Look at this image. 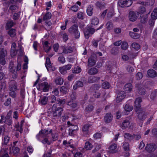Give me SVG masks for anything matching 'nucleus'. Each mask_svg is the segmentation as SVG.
<instances>
[{
    "instance_id": "1",
    "label": "nucleus",
    "mask_w": 157,
    "mask_h": 157,
    "mask_svg": "<svg viewBox=\"0 0 157 157\" xmlns=\"http://www.w3.org/2000/svg\"><path fill=\"white\" fill-rule=\"evenodd\" d=\"M21 68V64L20 63L17 62L16 66L14 65V62L11 61L9 65V71L13 75V77L14 79L16 78L17 77L19 71Z\"/></svg>"
},
{
    "instance_id": "2",
    "label": "nucleus",
    "mask_w": 157,
    "mask_h": 157,
    "mask_svg": "<svg viewBox=\"0 0 157 157\" xmlns=\"http://www.w3.org/2000/svg\"><path fill=\"white\" fill-rule=\"evenodd\" d=\"M16 44L15 43H13L11 45L10 51L11 55L12 57L15 56L17 54L19 56H22L23 54V47L21 44H18L17 50H16Z\"/></svg>"
},
{
    "instance_id": "3",
    "label": "nucleus",
    "mask_w": 157,
    "mask_h": 157,
    "mask_svg": "<svg viewBox=\"0 0 157 157\" xmlns=\"http://www.w3.org/2000/svg\"><path fill=\"white\" fill-rule=\"evenodd\" d=\"M57 104H54L52 107L53 116L58 118L62 115L63 109L61 107H57Z\"/></svg>"
},
{
    "instance_id": "4",
    "label": "nucleus",
    "mask_w": 157,
    "mask_h": 157,
    "mask_svg": "<svg viewBox=\"0 0 157 157\" xmlns=\"http://www.w3.org/2000/svg\"><path fill=\"white\" fill-rule=\"evenodd\" d=\"M70 33L73 34L76 39L79 37L80 34L78 30V26L76 24H74L72 26L68 29Z\"/></svg>"
},
{
    "instance_id": "5",
    "label": "nucleus",
    "mask_w": 157,
    "mask_h": 157,
    "mask_svg": "<svg viewBox=\"0 0 157 157\" xmlns=\"http://www.w3.org/2000/svg\"><path fill=\"white\" fill-rule=\"evenodd\" d=\"M132 3L131 0H119L117 4L119 6L124 8L129 7Z\"/></svg>"
},
{
    "instance_id": "6",
    "label": "nucleus",
    "mask_w": 157,
    "mask_h": 157,
    "mask_svg": "<svg viewBox=\"0 0 157 157\" xmlns=\"http://www.w3.org/2000/svg\"><path fill=\"white\" fill-rule=\"evenodd\" d=\"M137 117L140 120H144L146 118L149 113L143 111H138L137 113Z\"/></svg>"
},
{
    "instance_id": "7",
    "label": "nucleus",
    "mask_w": 157,
    "mask_h": 157,
    "mask_svg": "<svg viewBox=\"0 0 157 157\" xmlns=\"http://www.w3.org/2000/svg\"><path fill=\"white\" fill-rule=\"evenodd\" d=\"M72 67V65L68 64L59 68L60 72L63 75H64L67 72V71L70 70Z\"/></svg>"
},
{
    "instance_id": "8",
    "label": "nucleus",
    "mask_w": 157,
    "mask_h": 157,
    "mask_svg": "<svg viewBox=\"0 0 157 157\" xmlns=\"http://www.w3.org/2000/svg\"><path fill=\"white\" fill-rule=\"evenodd\" d=\"M157 148L156 145L153 144H147L145 147V150L148 152H153Z\"/></svg>"
},
{
    "instance_id": "9",
    "label": "nucleus",
    "mask_w": 157,
    "mask_h": 157,
    "mask_svg": "<svg viewBox=\"0 0 157 157\" xmlns=\"http://www.w3.org/2000/svg\"><path fill=\"white\" fill-rule=\"evenodd\" d=\"M70 88V83L68 82H64V85L60 88V92L63 94H66Z\"/></svg>"
},
{
    "instance_id": "10",
    "label": "nucleus",
    "mask_w": 157,
    "mask_h": 157,
    "mask_svg": "<svg viewBox=\"0 0 157 157\" xmlns=\"http://www.w3.org/2000/svg\"><path fill=\"white\" fill-rule=\"evenodd\" d=\"M39 87L38 89H42L44 92H46L49 90V86L47 82H44L39 84Z\"/></svg>"
},
{
    "instance_id": "11",
    "label": "nucleus",
    "mask_w": 157,
    "mask_h": 157,
    "mask_svg": "<svg viewBox=\"0 0 157 157\" xmlns=\"http://www.w3.org/2000/svg\"><path fill=\"white\" fill-rule=\"evenodd\" d=\"M125 96V93L123 91H121L118 94L116 98V102L119 103L124 98Z\"/></svg>"
},
{
    "instance_id": "12",
    "label": "nucleus",
    "mask_w": 157,
    "mask_h": 157,
    "mask_svg": "<svg viewBox=\"0 0 157 157\" xmlns=\"http://www.w3.org/2000/svg\"><path fill=\"white\" fill-rule=\"evenodd\" d=\"M138 13H136L133 11H131L129 12V20L132 22L134 21L137 19Z\"/></svg>"
},
{
    "instance_id": "13",
    "label": "nucleus",
    "mask_w": 157,
    "mask_h": 157,
    "mask_svg": "<svg viewBox=\"0 0 157 157\" xmlns=\"http://www.w3.org/2000/svg\"><path fill=\"white\" fill-rule=\"evenodd\" d=\"M113 118V116L110 113H107L105 115L104 120L107 123H109L111 121Z\"/></svg>"
},
{
    "instance_id": "14",
    "label": "nucleus",
    "mask_w": 157,
    "mask_h": 157,
    "mask_svg": "<svg viewBox=\"0 0 157 157\" xmlns=\"http://www.w3.org/2000/svg\"><path fill=\"white\" fill-rule=\"evenodd\" d=\"M117 144L115 143L111 144L109 147V149L111 153H116L117 151Z\"/></svg>"
},
{
    "instance_id": "15",
    "label": "nucleus",
    "mask_w": 157,
    "mask_h": 157,
    "mask_svg": "<svg viewBox=\"0 0 157 157\" xmlns=\"http://www.w3.org/2000/svg\"><path fill=\"white\" fill-rule=\"evenodd\" d=\"M100 79V78L95 76H91L89 77L88 82L92 83L97 82Z\"/></svg>"
},
{
    "instance_id": "16",
    "label": "nucleus",
    "mask_w": 157,
    "mask_h": 157,
    "mask_svg": "<svg viewBox=\"0 0 157 157\" xmlns=\"http://www.w3.org/2000/svg\"><path fill=\"white\" fill-rule=\"evenodd\" d=\"M90 125L89 124H86L82 127V131L84 134L87 135L89 132V129L90 126Z\"/></svg>"
},
{
    "instance_id": "17",
    "label": "nucleus",
    "mask_w": 157,
    "mask_h": 157,
    "mask_svg": "<svg viewBox=\"0 0 157 157\" xmlns=\"http://www.w3.org/2000/svg\"><path fill=\"white\" fill-rule=\"evenodd\" d=\"M147 75L148 76L151 78H154L157 76L156 72L152 69H150L147 71Z\"/></svg>"
},
{
    "instance_id": "18",
    "label": "nucleus",
    "mask_w": 157,
    "mask_h": 157,
    "mask_svg": "<svg viewBox=\"0 0 157 157\" xmlns=\"http://www.w3.org/2000/svg\"><path fill=\"white\" fill-rule=\"evenodd\" d=\"M48 98L46 96L41 97L39 100L40 104L41 105H46L48 102Z\"/></svg>"
},
{
    "instance_id": "19",
    "label": "nucleus",
    "mask_w": 157,
    "mask_h": 157,
    "mask_svg": "<svg viewBox=\"0 0 157 157\" xmlns=\"http://www.w3.org/2000/svg\"><path fill=\"white\" fill-rule=\"evenodd\" d=\"M41 131L44 138L47 137L49 136V135H51L52 131V129H50L49 131L46 129L42 130Z\"/></svg>"
},
{
    "instance_id": "20",
    "label": "nucleus",
    "mask_w": 157,
    "mask_h": 157,
    "mask_svg": "<svg viewBox=\"0 0 157 157\" xmlns=\"http://www.w3.org/2000/svg\"><path fill=\"white\" fill-rule=\"evenodd\" d=\"M98 72V70L97 68L93 67L90 68L88 71V73L90 75L96 74Z\"/></svg>"
},
{
    "instance_id": "21",
    "label": "nucleus",
    "mask_w": 157,
    "mask_h": 157,
    "mask_svg": "<svg viewBox=\"0 0 157 157\" xmlns=\"http://www.w3.org/2000/svg\"><path fill=\"white\" fill-rule=\"evenodd\" d=\"M49 43L47 41L44 42L43 44L44 49L46 52H48L51 49V46L48 47Z\"/></svg>"
},
{
    "instance_id": "22",
    "label": "nucleus",
    "mask_w": 157,
    "mask_h": 157,
    "mask_svg": "<svg viewBox=\"0 0 157 157\" xmlns=\"http://www.w3.org/2000/svg\"><path fill=\"white\" fill-rule=\"evenodd\" d=\"M73 51V49L71 47H63L62 53L67 54L68 53H71Z\"/></svg>"
},
{
    "instance_id": "23",
    "label": "nucleus",
    "mask_w": 157,
    "mask_h": 157,
    "mask_svg": "<svg viewBox=\"0 0 157 157\" xmlns=\"http://www.w3.org/2000/svg\"><path fill=\"white\" fill-rule=\"evenodd\" d=\"M83 86V82L79 81H76L73 86V88L74 90H76L78 88L82 87Z\"/></svg>"
},
{
    "instance_id": "24",
    "label": "nucleus",
    "mask_w": 157,
    "mask_h": 157,
    "mask_svg": "<svg viewBox=\"0 0 157 157\" xmlns=\"http://www.w3.org/2000/svg\"><path fill=\"white\" fill-rule=\"evenodd\" d=\"M132 84L129 83L126 84L124 87V90L127 92H130L132 90Z\"/></svg>"
},
{
    "instance_id": "25",
    "label": "nucleus",
    "mask_w": 157,
    "mask_h": 157,
    "mask_svg": "<svg viewBox=\"0 0 157 157\" xmlns=\"http://www.w3.org/2000/svg\"><path fill=\"white\" fill-rule=\"evenodd\" d=\"M142 101L141 98H136L135 101V106L136 108H139L141 106L140 103Z\"/></svg>"
},
{
    "instance_id": "26",
    "label": "nucleus",
    "mask_w": 157,
    "mask_h": 157,
    "mask_svg": "<svg viewBox=\"0 0 157 157\" xmlns=\"http://www.w3.org/2000/svg\"><path fill=\"white\" fill-rule=\"evenodd\" d=\"M94 109V107L91 105H88L86 106L85 108V113H89L92 112Z\"/></svg>"
},
{
    "instance_id": "27",
    "label": "nucleus",
    "mask_w": 157,
    "mask_h": 157,
    "mask_svg": "<svg viewBox=\"0 0 157 157\" xmlns=\"http://www.w3.org/2000/svg\"><path fill=\"white\" fill-rule=\"evenodd\" d=\"M93 8V6L90 5L88 6L86 10V12L89 16H91L92 15Z\"/></svg>"
},
{
    "instance_id": "28",
    "label": "nucleus",
    "mask_w": 157,
    "mask_h": 157,
    "mask_svg": "<svg viewBox=\"0 0 157 157\" xmlns=\"http://www.w3.org/2000/svg\"><path fill=\"white\" fill-rule=\"evenodd\" d=\"M7 54V51L4 48H0V57H5Z\"/></svg>"
},
{
    "instance_id": "29",
    "label": "nucleus",
    "mask_w": 157,
    "mask_h": 157,
    "mask_svg": "<svg viewBox=\"0 0 157 157\" xmlns=\"http://www.w3.org/2000/svg\"><path fill=\"white\" fill-rule=\"evenodd\" d=\"M129 124V121L127 119H125L122 123L121 128L123 129H125L128 127Z\"/></svg>"
},
{
    "instance_id": "30",
    "label": "nucleus",
    "mask_w": 157,
    "mask_h": 157,
    "mask_svg": "<svg viewBox=\"0 0 157 157\" xmlns=\"http://www.w3.org/2000/svg\"><path fill=\"white\" fill-rule=\"evenodd\" d=\"M151 18L152 20H155L157 18V7L155 8L151 13Z\"/></svg>"
},
{
    "instance_id": "31",
    "label": "nucleus",
    "mask_w": 157,
    "mask_h": 157,
    "mask_svg": "<svg viewBox=\"0 0 157 157\" xmlns=\"http://www.w3.org/2000/svg\"><path fill=\"white\" fill-rule=\"evenodd\" d=\"M22 126L20 124V123L19 122H18L15 125L16 131H19L21 133H22L23 130Z\"/></svg>"
},
{
    "instance_id": "32",
    "label": "nucleus",
    "mask_w": 157,
    "mask_h": 157,
    "mask_svg": "<svg viewBox=\"0 0 157 157\" xmlns=\"http://www.w3.org/2000/svg\"><path fill=\"white\" fill-rule=\"evenodd\" d=\"M55 82L56 84L61 85L63 82V80L60 77H58L55 79Z\"/></svg>"
},
{
    "instance_id": "33",
    "label": "nucleus",
    "mask_w": 157,
    "mask_h": 157,
    "mask_svg": "<svg viewBox=\"0 0 157 157\" xmlns=\"http://www.w3.org/2000/svg\"><path fill=\"white\" fill-rule=\"evenodd\" d=\"M124 137L125 139H128L129 140L134 139V136L128 133H125L124 134Z\"/></svg>"
},
{
    "instance_id": "34",
    "label": "nucleus",
    "mask_w": 157,
    "mask_h": 157,
    "mask_svg": "<svg viewBox=\"0 0 157 157\" xmlns=\"http://www.w3.org/2000/svg\"><path fill=\"white\" fill-rule=\"evenodd\" d=\"M95 60L92 57L89 58L88 60V65L91 67L94 66L95 64Z\"/></svg>"
},
{
    "instance_id": "35",
    "label": "nucleus",
    "mask_w": 157,
    "mask_h": 157,
    "mask_svg": "<svg viewBox=\"0 0 157 157\" xmlns=\"http://www.w3.org/2000/svg\"><path fill=\"white\" fill-rule=\"evenodd\" d=\"M17 84L16 83L10 85L9 87L10 91H15L17 89Z\"/></svg>"
},
{
    "instance_id": "36",
    "label": "nucleus",
    "mask_w": 157,
    "mask_h": 157,
    "mask_svg": "<svg viewBox=\"0 0 157 157\" xmlns=\"http://www.w3.org/2000/svg\"><path fill=\"white\" fill-rule=\"evenodd\" d=\"M8 33L11 37H14L16 35V30L15 29H12L8 31Z\"/></svg>"
},
{
    "instance_id": "37",
    "label": "nucleus",
    "mask_w": 157,
    "mask_h": 157,
    "mask_svg": "<svg viewBox=\"0 0 157 157\" xmlns=\"http://www.w3.org/2000/svg\"><path fill=\"white\" fill-rule=\"evenodd\" d=\"M129 35L132 38L134 39H138L140 37L139 35L138 34L133 32H129Z\"/></svg>"
},
{
    "instance_id": "38",
    "label": "nucleus",
    "mask_w": 157,
    "mask_h": 157,
    "mask_svg": "<svg viewBox=\"0 0 157 157\" xmlns=\"http://www.w3.org/2000/svg\"><path fill=\"white\" fill-rule=\"evenodd\" d=\"M95 5L97 7L100 9H104L105 7V4L99 2H97Z\"/></svg>"
},
{
    "instance_id": "39",
    "label": "nucleus",
    "mask_w": 157,
    "mask_h": 157,
    "mask_svg": "<svg viewBox=\"0 0 157 157\" xmlns=\"http://www.w3.org/2000/svg\"><path fill=\"white\" fill-rule=\"evenodd\" d=\"M82 71V69L80 67L78 66L75 67L73 70H72V72L75 74H78L80 73Z\"/></svg>"
},
{
    "instance_id": "40",
    "label": "nucleus",
    "mask_w": 157,
    "mask_h": 157,
    "mask_svg": "<svg viewBox=\"0 0 157 157\" xmlns=\"http://www.w3.org/2000/svg\"><path fill=\"white\" fill-rule=\"evenodd\" d=\"M46 63H45V66L48 71V67H50L52 66V64L51 63L50 58L47 57L46 59Z\"/></svg>"
},
{
    "instance_id": "41",
    "label": "nucleus",
    "mask_w": 157,
    "mask_h": 157,
    "mask_svg": "<svg viewBox=\"0 0 157 157\" xmlns=\"http://www.w3.org/2000/svg\"><path fill=\"white\" fill-rule=\"evenodd\" d=\"M124 108L125 111L130 112L132 110L133 107L128 104H126L124 106Z\"/></svg>"
},
{
    "instance_id": "42",
    "label": "nucleus",
    "mask_w": 157,
    "mask_h": 157,
    "mask_svg": "<svg viewBox=\"0 0 157 157\" xmlns=\"http://www.w3.org/2000/svg\"><path fill=\"white\" fill-rule=\"evenodd\" d=\"M84 33L85 37L86 39H88L89 38L90 36H91V34L88 29H84Z\"/></svg>"
},
{
    "instance_id": "43",
    "label": "nucleus",
    "mask_w": 157,
    "mask_h": 157,
    "mask_svg": "<svg viewBox=\"0 0 157 157\" xmlns=\"http://www.w3.org/2000/svg\"><path fill=\"white\" fill-rule=\"evenodd\" d=\"M67 104L72 108H76L77 105L76 103L72 102L71 101L67 102Z\"/></svg>"
},
{
    "instance_id": "44",
    "label": "nucleus",
    "mask_w": 157,
    "mask_h": 157,
    "mask_svg": "<svg viewBox=\"0 0 157 157\" xmlns=\"http://www.w3.org/2000/svg\"><path fill=\"white\" fill-rule=\"evenodd\" d=\"M51 13L48 12L44 16L43 19V20L45 21L46 20L50 19L51 18Z\"/></svg>"
},
{
    "instance_id": "45",
    "label": "nucleus",
    "mask_w": 157,
    "mask_h": 157,
    "mask_svg": "<svg viewBox=\"0 0 157 157\" xmlns=\"http://www.w3.org/2000/svg\"><path fill=\"white\" fill-rule=\"evenodd\" d=\"M99 22V20L98 19L97 17H94L92 19L91 23L94 25H97L98 24Z\"/></svg>"
},
{
    "instance_id": "46",
    "label": "nucleus",
    "mask_w": 157,
    "mask_h": 157,
    "mask_svg": "<svg viewBox=\"0 0 157 157\" xmlns=\"http://www.w3.org/2000/svg\"><path fill=\"white\" fill-rule=\"evenodd\" d=\"M106 28L108 30H109L112 29L113 27V25L112 23L110 22H108L106 25Z\"/></svg>"
},
{
    "instance_id": "47",
    "label": "nucleus",
    "mask_w": 157,
    "mask_h": 157,
    "mask_svg": "<svg viewBox=\"0 0 157 157\" xmlns=\"http://www.w3.org/2000/svg\"><path fill=\"white\" fill-rule=\"evenodd\" d=\"M85 147L87 150H89L93 147V145L90 142H87L85 143Z\"/></svg>"
},
{
    "instance_id": "48",
    "label": "nucleus",
    "mask_w": 157,
    "mask_h": 157,
    "mask_svg": "<svg viewBox=\"0 0 157 157\" xmlns=\"http://www.w3.org/2000/svg\"><path fill=\"white\" fill-rule=\"evenodd\" d=\"M36 137L37 140L39 141L41 140L42 138H44L41 130L39 132V134L36 135Z\"/></svg>"
},
{
    "instance_id": "49",
    "label": "nucleus",
    "mask_w": 157,
    "mask_h": 157,
    "mask_svg": "<svg viewBox=\"0 0 157 157\" xmlns=\"http://www.w3.org/2000/svg\"><path fill=\"white\" fill-rule=\"evenodd\" d=\"M13 153L14 155H17L20 151V149L18 147H13L12 148Z\"/></svg>"
},
{
    "instance_id": "50",
    "label": "nucleus",
    "mask_w": 157,
    "mask_h": 157,
    "mask_svg": "<svg viewBox=\"0 0 157 157\" xmlns=\"http://www.w3.org/2000/svg\"><path fill=\"white\" fill-rule=\"evenodd\" d=\"M110 86L109 83L107 82H103L102 84V87L104 89H109Z\"/></svg>"
},
{
    "instance_id": "51",
    "label": "nucleus",
    "mask_w": 157,
    "mask_h": 157,
    "mask_svg": "<svg viewBox=\"0 0 157 157\" xmlns=\"http://www.w3.org/2000/svg\"><path fill=\"white\" fill-rule=\"evenodd\" d=\"M129 144L128 143H125L123 145V147L124 150L126 151H128L129 150Z\"/></svg>"
},
{
    "instance_id": "52",
    "label": "nucleus",
    "mask_w": 157,
    "mask_h": 157,
    "mask_svg": "<svg viewBox=\"0 0 157 157\" xmlns=\"http://www.w3.org/2000/svg\"><path fill=\"white\" fill-rule=\"evenodd\" d=\"M14 25L13 22L12 21H8L6 24V26L8 29H9L12 27Z\"/></svg>"
},
{
    "instance_id": "53",
    "label": "nucleus",
    "mask_w": 157,
    "mask_h": 157,
    "mask_svg": "<svg viewBox=\"0 0 157 157\" xmlns=\"http://www.w3.org/2000/svg\"><path fill=\"white\" fill-rule=\"evenodd\" d=\"M58 62L62 63H64L65 62V59L63 56H59L58 59Z\"/></svg>"
},
{
    "instance_id": "54",
    "label": "nucleus",
    "mask_w": 157,
    "mask_h": 157,
    "mask_svg": "<svg viewBox=\"0 0 157 157\" xmlns=\"http://www.w3.org/2000/svg\"><path fill=\"white\" fill-rule=\"evenodd\" d=\"M132 48L136 50H138L140 48L139 44L136 43H133L132 44Z\"/></svg>"
},
{
    "instance_id": "55",
    "label": "nucleus",
    "mask_w": 157,
    "mask_h": 157,
    "mask_svg": "<svg viewBox=\"0 0 157 157\" xmlns=\"http://www.w3.org/2000/svg\"><path fill=\"white\" fill-rule=\"evenodd\" d=\"M121 48L123 50L127 49L128 47V45L127 43L126 42H123L122 44Z\"/></svg>"
},
{
    "instance_id": "56",
    "label": "nucleus",
    "mask_w": 157,
    "mask_h": 157,
    "mask_svg": "<svg viewBox=\"0 0 157 157\" xmlns=\"http://www.w3.org/2000/svg\"><path fill=\"white\" fill-rule=\"evenodd\" d=\"M10 140V138L7 136H5L3 138V143L5 145H6Z\"/></svg>"
},
{
    "instance_id": "57",
    "label": "nucleus",
    "mask_w": 157,
    "mask_h": 157,
    "mask_svg": "<svg viewBox=\"0 0 157 157\" xmlns=\"http://www.w3.org/2000/svg\"><path fill=\"white\" fill-rule=\"evenodd\" d=\"M143 77L142 73L140 72L137 73L136 76V77L137 80H139L141 79Z\"/></svg>"
},
{
    "instance_id": "58",
    "label": "nucleus",
    "mask_w": 157,
    "mask_h": 157,
    "mask_svg": "<svg viewBox=\"0 0 157 157\" xmlns=\"http://www.w3.org/2000/svg\"><path fill=\"white\" fill-rule=\"evenodd\" d=\"M118 51V48L116 47L113 48L111 50V53L113 55H116L117 54Z\"/></svg>"
},
{
    "instance_id": "59",
    "label": "nucleus",
    "mask_w": 157,
    "mask_h": 157,
    "mask_svg": "<svg viewBox=\"0 0 157 157\" xmlns=\"http://www.w3.org/2000/svg\"><path fill=\"white\" fill-rule=\"evenodd\" d=\"M57 101L59 105H63L65 103V99H57L56 100Z\"/></svg>"
},
{
    "instance_id": "60",
    "label": "nucleus",
    "mask_w": 157,
    "mask_h": 157,
    "mask_svg": "<svg viewBox=\"0 0 157 157\" xmlns=\"http://www.w3.org/2000/svg\"><path fill=\"white\" fill-rule=\"evenodd\" d=\"M77 17L79 19H83L84 18V13L82 12H80L77 14Z\"/></svg>"
},
{
    "instance_id": "61",
    "label": "nucleus",
    "mask_w": 157,
    "mask_h": 157,
    "mask_svg": "<svg viewBox=\"0 0 157 157\" xmlns=\"http://www.w3.org/2000/svg\"><path fill=\"white\" fill-rule=\"evenodd\" d=\"M126 69L127 71L130 73L133 72L134 70L133 67L130 66H128L126 67Z\"/></svg>"
},
{
    "instance_id": "62",
    "label": "nucleus",
    "mask_w": 157,
    "mask_h": 157,
    "mask_svg": "<svg viewBox=\"0 0 157 157\" xmlns=\"http://www.w3.org/2000/svg\"><path fill=\"white\" fill-rule=\"evenodd\" d=\"M6 118L3 115H2L0 117V123H4L6 121Z\"/></svg>"
},
{
    "instance_id": "63",
    "label": "nucleus",
    "mask_w": 157,
    "mask_h": 157,
    "mask_svg": "<svg viewBox=\"0 0 157 157\" xmlns=\"http://www.w3.org/2000/svg\"><path fill=\"white\" fill-rule=\"evenodd\" d=\"M5 57H0V63L2 65H4L6 63Z\"/></svg>"
},
{
    "instance_id": "64",
    "label": "nucleus",
    "mask_w": 157,
    "mask_h": 157,
    "mask_svg": "<svg viewBox=\"0 0 157 157\" xmlns=\"http://www.w3.org/2000/svg\"><path fill=\"white\" fill-rule=\"evenodd\" d=\"M152 135L154 136H157V128H154L151 131Z\"/></svg>"
}]
</instances>
